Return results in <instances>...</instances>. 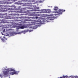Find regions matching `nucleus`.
Wrapping results in <instances>:
<instances>
[{
    "instance_id": "f8f14e48",
    "label": "nucleus",
    "mask_w": 78,
    "mask_h": 78,
    "mask_svg": "<svg viewBox=\"0 0 78 78\" xmlns=\"http://www.w3.org/2000/svg\"><path fill=\"white\" fill-rule=\"evenodd\" d=\"M5 36H9V34H5Z\"/></svg>"
},
{
    "instance_id": "0eeeda50",
    "label": "nucleus",
    "mask_w": 78,
    "mask_h": 78,
    "mask_svg": "<svg viewBox=\"0 0 78 78\" xmlns=\"http://www.w3.org/2000/svg\"><path fill=\"white\" fill-rule=\"evenodd\" d=\"M40 1H39V2H40V3H42V2H44V0H40ZM22 1H23L24 2H26V1L27 2H31V1L30 0H29L28 1V0H23Z\"/></svg>"
},
{
    "instance_id": "a878e982",
    "label": "nucleus",
    "mask_w": 78,
    "mask_h": 78,
    "mask_svg": "<svg viewBox=\"0 0 78 78\" xmlns=\"http://www.w3.org/2000/svg\"><path fill=\"white\" fill-rule=\"evenodd\" d=\"M0 38H1V37H0Z\"/></svg>"
},
{
    "instance_id": "f3484780",
    "label": "nucleus",
    "mask_w": 78,
    "mask_h": 78,
    "mask_svg": "<svg viewBox=\"0 0 78 78\" xmlns=\"http://www.w3.org/2000/svg\"><path fill=\"white\" fill-rule=\"evenodd\" d=\"M35 16H40L38 14V15H35Z\"/></svg>"
},
{
    "instance_id": "b1692460",
    "label": "nucleus",
    "mask_w": 78,
    "mask_h": 78,
    "mask_svg": "<svg viewBox=\"0 0 78 78\" xmlns=\"http://www.w3.org/2000/svg\"><path fill=\"white\" fill-rule=\"evenodd\" d=\"M6 19H8V18H6Z\"/></svg>"
},
{
    "instance_id": "f257e3e1",
    "label": "nucleus",
    "mask_w": 78,
    "mask_h": 78,
    "mask_svg": "<svg viewBox=\"0 0 78 78\" xmlns=\"http://www.w3.org/2000/svg\"><path fill=\"white\" fill-rule=\"evenodd\" d=\"M41 16H42L40 17H36L35 19H37L38 20L33 22L32 24L29 26V28H32L33 29H36L37 28L36 26L33 27H32V25H36L37 24H39V23L43 24L44 23V22H51V20H53L55 19V18L53 16H53V14H51L50 15L43 14L41 15Z\"/></svg>"
},
{
    "instance_id": "6e6552de",
    "label": "nucleus",
    "mask_w": 78,
    "mask_h": 78,
    "mask_svg": "<svg viewBox=\"0 0 78 78\" xmlns=\"http://www.w3.org/2000/svg\"><path fill=\"white\" fill-rule=\"evenodd\" d=\"M32 8H34V9H39V7H36V6H33V7Z\"/></svg>"
},
{
    "instance_id": "4468645a",
    "label": "nucleus",
    "mask_w": 78,
    "mask_h": 78,
    "mask_svg": "<svg viewBox=\"0 0 78 78\" xmlns=\"http://www.w3.org/2000/svg\"><path fill=\"white\" fill-rule=\"evenodd\" d=\"M1 40L3 42H4V40H3V39L2 38Z\"/></svg>"
},
{
    "instance_id": "4be33fe9",
    "label": "nucleus",
    "mask_w": 78,
    "mask_h": 78,
    "mask_svg": "<svg viewBox=\"0 0 78 78\" xmlns=\"http://www.w3.org/2000/svg\"><path fill=\"white\" fill-rule=\"evenodd\" d=\"M2 35H3V33H2Z\"/></svg>"
},
{
    "instance_id": "9d476101",
    "label": "nucleus",
    "mask_w": 78,
    "mask_h": 78,
    "mask_svg": "<svg viewBox=\"0 0 78 78\" xmlns=\"http://www.w3.org/2000/svg\"><path fill=\"white\" fill-rule=\"evenodd\" d=\"M6 21L5 20H2L1 22H0V23H6Z\"/></svg>"
},
{
    "instance_id": "412c9836",
    "label": "nucleus",
    "mask_w": 78,
    "mask_h": 78,
    "mask_svg": "<svg viewBox=\"0 0 78 78\" xmlns=\"http://www.w3.org/2000/svg\"><path fill=\"white\" fill-rule=\"evenodd\" d=\"M3 37L4 39H5V37Z\"/></svg>"
},
{
    "instance_id": "dca6fc26",
    "label": "nucleus",
    "mask_w": 78,
    "mask_h": 78,
    "mask_svg": "<svg viewBox=\"0 0 78 78\" xmlns=\"http://www.w3.org/2000/svg\"><path fill=\"white\" fill-rule=\"evenodd\" d=\"M48 7L51 8H52V6H48Z\"/></svg>"
},
{
    "instance_id": "bb28decb",
    "label": "nucleus",
    "mask_w": 78,
    "mask_h": 78,
    "mask_svg": "<svg viewBox=\"0 0 78 78\" xmlns=\"http://www.w3.org/2000/svg\"><path fill=\"white\" fill-rule=\"evenodd\" d=\"M6 68H7V67H6Z\"/></svg>"
},
{
    "instance_id": "393cba45",
    "label": "nucleus",
    "mask_w": 78,
    "mask_h": 78,
    "mask_svg": "<svg viewBox=\"0 0 78 78\" xmlns=\"http://www.w3.org/2000/svg\"><path fill=\"white\" fill-rule=\"evenodd\" d=\"M0 15H1V14L0 13Z\"/></svg>"
},
{
    "instance_id": "6ab92c4d",
    "label": "nucleus",
    "mask_w": 78,
    "mask_h": 78,
    "mask_svg": "<svg viewBox=\"0 0 78 78\" xmlns=\"http://www.w3.org/2000/svg\"><path fill=\"white\" fill-rule=\"evenodd\" d=\"M31 16H35V15L32 14V15H31Z\"/></svg>"
},
{
    "instance_id": "39448f33",
    "label": "nucleus",
    "mask_w": 78,
    "mask_h": 78,
    "mask_svg": "<svg viewBox=\"0 0 78 78\" xmlns=\"http://www.w3.org/2000/svg\"><path fill=\"white\" fill-rule=\"evenodd\" d=\"M47 12V10L45 9H41L40 12H34L33 13H31V14H37V13H45Z\"/></svg>"
},
{
    "instance_id": "2eb2a0df",
    "label": "nucleus",
    "mask_w": 78,
    "mask_h": 78,
    "mask_svg": "<svg viewBox=\"0 0 78 78\" xmlns=\"http://www.w3.org/2000/svg\"><path fill=\"white\" fill-rule=\"evenodd\" d=\"M2 75L0 74V77H1V78H2Z\"/></svg>"
},
{
    "instance_id": "423d86ee",
    "label": "nucleus",
    "mask_w": 78,
    "mask_h": 78,
    "mask_svg": "<svg viewBox=\"0 0 78 78\" xmlns=\"http://www.w3.org/2000/svg\"><path fill=\"white\" fill-rule=\"evenodd\" d=\"M28 26H18L16 27V29L17 30H19V29H24V28H28Z\"/></svg>"
},
{
    "instance_id": "ddd939ff",
    "label": "nucleus",
    "mask_w": 78,
    "mask_h": 78,
    "mask_svg": "<svg viewBox=\"0 0 78 78\" xmlns=\"http://www.w3.org/2000/svg\"><path fill=\"white\" fill-rule=\"evenodd\" d=\"M40 11V10H36V9L34 10H33L34 11Z\"/></svg>"
},
{
    "instance_id": "1a4fd4ad",
    "label": "nucleus",
    "mask_w": 78,
    "mask_h": 78,
    "mask_svg": "<svg viewBox=\"0 0 78 78\" xmlns=\"http://www.w3.org/2000/svg\"><path fill=\"white\" fill-rule=\"evenodd\" d=\"M58 9V7L56 6L54 7V11H57Z\"/></svg>"
},
{
    "instance_id": "5701e85b",
    "label": "nucleus",
    "mask_w": 78,
    "mask_h": 78,
    "mask_svg": "<svg viewBox=\"0 0 78 78\" xmlns=\"http://www.w3.org/2000/svg\"><path fill=\"white\" fill-rule=\"evenodd\" d=\"M5 39H6V40H7V38H5Z\"/></svg>"
},
{
    "instance_id": "a211bd4d",
    "label": "nucleus",
    "mask_w": 78,
    "mask_h": 78,
    "mask_svg": "<svg viewBox=\"0 0 78 78\" xmlns=\"http://www.w3.org/2000/svg\"><path fill=\"white\" fill-rule=\"evenodd\" d=\"M5 31V29H4V30L3 31V33H4Z\"/></svg>"
},
{
    "instance_id": "9b49d317",
    "label": "nucleus",
    "mask_w": 78,
    "mask_h": 78,
    "mask_svg": "<svg viewBox=\"0 0 78 78\" xmlns=\"http://www.w3.org/2000/svg\"><path fill=\"white\" fill-rule=\"evenodd\" d=\"M0 11L1 12H5V10H4V9H0Z\"/></svg>"
},
{
    "instance_id": "f03ea898",
    "label": "nucleus",
    "mask_w": 78,
    "mask_h": 78,
    "mask_svg": "<svg viewBox=\"0 0 78 78\" xmlns=\"http://www.w3.org/2000/svg\"><path fill=\"white\" fill-rule=\"evenodd\" d=\"M6 70V71L3 72V74L7 76H9L10 75H15V74H18L20 72L19 71L16 72L14 68H9Z\"/></svg>"
},
{
    "instance_id": "aec40b11",
    "label": "nucleus",
    "mask_w": 78,
    "mask_h": 78,
    "mask_svg": "<svg viewBox=\"0 0 78 78\" xmlns=\"http://www.w3.org/2000/svg\"><path fill=\"white\" fill-rule=\"evenodd\" d=\"M10 26V27H11V28H12V27H12V26Z\"/></svg>"
},
{
    "instance_id": "7ed1b4c3",
    "label": "nucleus",
    "mask_w": 78,
    "mask_h": 78,
    "mask_svg": "<svg viewBox=\"0 0 78 78\" xmlns=\"http://www.w3.org/2000/svg\"><path fill=\"white\" fill-rule=\"evenodd\" d=\"M65 11H66V10H65L59 9L58 11L54 12H55V13H57L55 14V15L57 16V15H58L59 14V15H61L62 14V12H65Z\"/></svg>"
},
{
    "instance_id": "20e7f679",
    "label": "nucleus",
    "mask_w": 78,
    "mask_h": 78,
    "mask_svg": "<svg viewBox=\"0 0 78 78\" xmlns=\"http://www.w3.org/2000/svg\"><path fill=\"white\" fill-rule=\"evenodd\" d=\"M32 31H33V30H24L23 31H22V32H19L18 33L15 32L13 33L14 35H13V36H14V34L16 35V34H21V33H22L23 34H25V33H27V32H29L30 33V32H32Z\"/></svg>"
}]
</instances>
